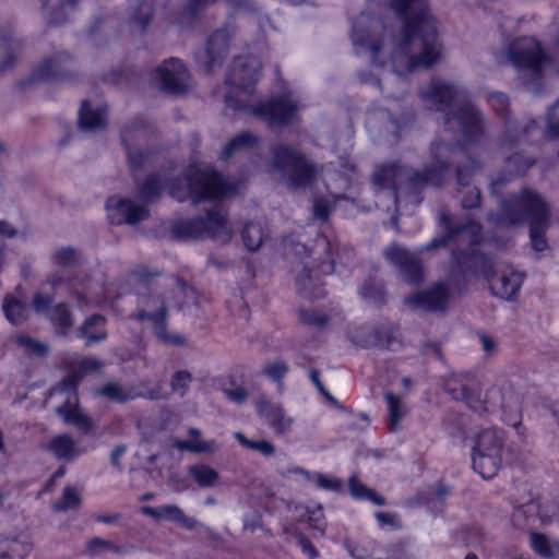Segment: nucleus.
Here are the masks:
<instances>
[{"instance_id": "obj_17", "label": "nucleus", "mask_w": 559, "mask_h": 559, "mask_svg": "<svg viewBox=\"0 0 559 559\" xmlns=\"http://www.w3.org/2000/svg\"><path fill=\"white\" fill-rule=\"evenodd\" d=\"M157 87L170 95H182L189 88V73L183 63L177 58L165 60L155 71Z\"/></svg>"}, {"instance_id": "obj_28", "label": "nucleus", "mask_w": 559, "mask_h": 559, "mask_svg": "<svg viewBox=\"0 0 559 559\" xmlns=\"http://www.w3.org/2000/svg\"><path fill=\"white\" fill-rule=\"evenodd\" d=\"M141 512L157 521L165 520L178 523L189 531L203 526L197 519L186 515L176 504H163L158 507L144 506L141 508Z\"/></svg>"}, {"instance_id": "obj_33", "label": "nucleus", "mask_w": 559, "mask_h": 559, "mask_svg": "<svg viewBox=\"0 0 559 559\" xmlns=\"http://www.w3.org/2000/svg\"><path fill=\"white\" fill-rule=\"evenodd\" d=\"M107 123L106 107H92L88 100H83L79 110V126L84 131H95Z\"/></svg>"}, {"instance_id": "obj_62", "label": "nucleus", "mask_w": 559, "mask_h": 559, "mask_svg": "<svg viewBox=\"0 0 559 559\" xmlns=\"http://www.w3.org/2000/svg\"><path fill=\"white\" fill-rule=\"evenodd\" d=\"M316 485L319 488L329 490V491H340L343 487V483L337 478H329L323 473H316Z\"/></svg>"}, {"instance_id": "obj_24", "label": "nucleus", "mask_w": 559, "mask_h": 559, "mask_svg": "<svg viewBox=\"0 0 559 559\" xmlns=\"http://www.w3.org/2000/svg\"><path fill=\"white\" fill-rule=\"evenodd\" d=\"M257 413L265 419L269 427L277 436H285L290 432L294 419L287 416L286 412L280 404L272 403L264 397H260L257 402Z\"/></svg>"}, {"instance_id": "obj_25", "label": "nucleus", "mask_w": 559, "mask_h": 559, "mask_svg": "<svg viewBox=\"0 0 559 559\" xmlns=\"http://www.w3.org/2000/svg\"><path fill=\"white\" fill-rule=\"evenodd\" d=\"M69 288L81 308L97 307L105 299L104 284L99 281L87 277L75 278L71 281Z\"/></svg>"}, {"instance_id": "obj_45", "label": "nucleus", "mask_w": 559, "mask_h": 559, "mask_svg": "<svg viewBox=\"0 0 559 559\" xmlns=\"http://www.w3.org/2000/svg\"><path fill=\"white\" fill-rule=\"evenodd\" d=\"M162 190V176L151 175L138 187V197L141 201L150 203L160 197Z\"/></svg>"}, {"instance_id": "obj_58", "label": "nucleus", "mask_w": 559, "mask_h": 559, "mask_svg": "<svg viewBox=\"0 0 559 559\" xmlns=\"http://www.w3.org/2000/svg\"><path fill=\"white\" fill-rule=\"evenodd\" d=\"M79 259V251L71 247L60 248L52 254L53 263L62 267L74 266Z\"/></svg>"}, {"instance_id": "obj_32", "label": "nucleus", "mask_w": 559, "mask_h": 559, "mask_svg": "<svg viewBox=\"0 0 559 559\" xmlns=\"http://www.w3.org/2000/svg\"><path fill=\"white\" fill-rule=\"evenodd\" d=\"M154 0H129L128 19L133 27L144 33L150 25L154 11Z\"/></svg>"}, {"instance_id": "obj_54", "label": "nucleus", "mask_w": 559, "mask_h": 559, "mask_svg": "<svg viewBox=\"0 0 559 559\" xmlns=\"http://www.w3.org/2000/svg\"><path fill=\"white\" fill-rule=\"evenodd\" d=\"M299 320L316 330H322L330 321V317L325 313L318 312L313 309H300Z\"/></svg>"}, {"instance_id": "obj_29", "label": "nucleus", "mask_w": 559, "mask_h": 559, "mask_svg": "<svg viewBox=\"0 0 559 559\" xmlns=\"http://www.w3.org/2000/svg\"><path fill=\"white\" fill-rule=\"evenodd\" d=\"M512 521L518 527H535L537 523L548 524L550 516L542 512V507L536 501H530L515 508Z\"/></svg>"}, {"instance_id": "obj_44", "label": "nucleus", "mask_w": 559, "mask_h": 559, "mask_svg": "<svg viewBox=\"0 0 559 559\" xmlns=\"http://www.w3.org/2000/svg\"><path fill=\"white\" fill-rule=\"evenodd\" d=\"M350 495L358 500H368L376 506H384L385 498L378 495L373 489L364 485L356 476L348 479Z\"/></svg>"}, {"instance_id": "obj_50", "label": "nucleus", "mask_w": 559, "mask_h": 559, "mask_svg": "<svg viewBox=\"0 0 559 559\" xmlns=\"http://www.w3.org/2000/svg\"><path fill=\"white\" fill-rule=\"evenodd\" d=\"M82 499L78 490L72 486H67L62 490V495L52 506L57 512H66L68 510H76L81 507Z\"/></svg>"}, {"instance_id": "obj_38", "label": "nucleus", "mask_w": 559, "mask_h": 559, "mask_svg": "<svg viewBox=\"0 0 559 559\" xmlns=\"http://www.w3.org/2000/svg\"><path fill=\"white\" fill-rule=\"evenodd\" d=\"M32 550L26 537L0 538V559H24Z\"/></svg>"}, {"instance_id": "obj_7", "label": "nucleus", "mask_w": 559, "mask_h": 559, "mask_svg": "<svg viewBox=\"0 0 559 559\" xmlns=\"http://www.w3.org/2000/svg\"><path fill=\"white\" fill-rule=\"evenodd\" d=\"M164 287L152 281H140L136 288V308L131 319L148 322L154 337L166 346H186L183 334L168 331L167 302L169 296Z\"/></svg>"}, {"instance_id": "obj_35", "label": "nucleus", "mask_w": 559, "mask_h": 559, "mask_svg": "<svg viewBox=\"0 0 559 559\" xmlns=\"http://www.w3.org/2000/svg\"><path fill=\"white\" fill-rule=\"evenodd\" d=\"M448 393L457 401H464L466 405L476 413L486 411V406L480 399V393L476 384H461L460 386H452L451 383L447 384Z\"/></svg>"}, {"instance_id": "obj_16", "label": "nucleus", "mask_w": 559, "mask_h": 559, "mask_svg": "<svg viewBox=\"0 0 559 559\" xmlns=\"http://www.w3.org/2000/svg\"><path fill=\"white\" fill-rule=\"evenodd\" d=\"M75 66V58L70 52L56 51L40 60L32 73V80L70 82L74 79Z\"/></svg>"}, {"instance_id": "obj_26", "label": "nucleus", "mask_w": 559, "mask_h": 559, "mask_svg": "<svg viewBox=\"0 0 559 559\" xmlns=\"http://www.w3.org/2000/svg\"><path fill=\"white\" fill-rule=\"evenodd\" d=\"M449 298L448 285L438 283L430 289L408 296L406 302L415 308L436 312L445 309Z\"/></svg>"}, {"instance_id": "obj_57", "label": "nucleus", "mask_w": 559, "mask_h": 559, "mask_svg": "<svg viewBox=\"0 0 559 559\" xmlns=\"http://www.w3.org/2000/svg\"><path fill=\"white\" fill-rule=\"evenodd\" d=\"M86 550L92 557H96L105 552H120V548L118 546H116L110 540L100 537H94L90 539L86 544Z\"/></svg>"}, {"instance_id": "obj_31", "label": "nucleus", "mask_w": 559, "mask_h": 559, "mask_svg": "<svg viewBox=\"0 0 559 559\" xmlns=\"http://www.w3.org/2000/svg\"><path fill=\"white\" fill-rule=\"evenodd\" d=\"M78 336L85 340V345L103 342L107 338L106 319L102 314H92L78 330Z\"/></svg>"}, {"instance_id": "obj_13", "label": "nucleus", "mask_w": 559, "mask_h": 559, "mask_svg": "<svg viewBox=\"0 0 559 559\" xmlns=\"http://www.w3.org/2000/svg\"><path fill=\"white\" fill-rule=\"evenodd\" d=\"M304 106L296 93L284 92L252 107V112L270 126H284L292 123Z\"/></svg>"}, {"instance_id": "obj_34", "label": "nucleus", "mask_w": 559, "mask_h": 559, "mask_svg": "<svg viewBox=\"0 0 559 559\" xmlns=\"http://www.w3.org/2000/svg\"><path fill=\"white\" fill-rule=\"evenodd\" d=\"M78 0H46L43 4V17L50 25H60L68 21Z\"/></svg>"}, {"instance_id": "obj_12", "label": "nucleus", "mask_w": 559, "mask_h": 559, "mask_svg": "<svg viewBox=\"0 0 559 559\" xmlns=\"http://www.w3.org/2000/svg\"><path fill=\"white\" fill-rule=\"evenodd\" d=\"M487 103L504 121V132L498 142L501 150L512 148L528 142L531 136L538 131V123L534 119L524 118L519 120L508 116L510 102L504 93H489L487 95Z\"/></svg>"}, {"instance_id": "obj_61", "label": "nucleus", "mask_w": 559, "mask_h": 559, "mask_svg": "<svg viewBox=\"0 0 559 559\" xmlns=\"http://www.w3.org/2000/svg\"><path fill=\"white\" fill-rule=\"evenodd\" d=\"M287 372L288 366L283 360L269 362L263 368V374L276 382H280Z\"/></svg>"}, {"instance_id": "obj_10", "label": "nucleus", "mask_w": 559, "mask_h": 559, "mask_svg": "<svg viewBox=\"0 0 559 559\" xmlns=\"http://www.w3.org/2000/svg\"><path fill=\"white\" fill-rule=\"evenodd\" d=\"M170 234L177 240L207 237L225 243L231 238L233 231L227 225L226 214L218 206H214L205 217L174 221L170 225Z\"/></svg>"}, {"instance_id": "obj_48", "label": "nucleus", "mask_w": 559, "mask_h": 559, "mask_svg": "<svg viewBox=\"0 0 559 559\" xmlns=\"http://www.w3.org/2000/svg\"><path fill=\"white\" fill-rule=\"evenodd\" d=\"M5 318L14 325L22 324L27 319V308L12 296H7L3 301Z\"/></svg>"}, {"instance_id": "obj_18", "label": "nucleus", "mask_w": 559, "mask_h": 559, "mask_svg": "<svg viewBox=\"0 0 559 559\" xmlns=\"http://www.w3.org/2000/svg\"><path fill=\"white\" fill-rule=\"evenodd\" d=\"M383 254L388 261L400 270L404 281L412 284H417L421 281L424 273L418 257L396 243L385 248Z\"/></svg>"}, {"instance_id": "obj_27", "label": "nucleus", "mask_w": 559, "mask_h": 559, "mask_svg": "<svg viewBox=\"0 0 559 559\" xmlns=\"http://www.w3.org/2000/svg\"><path fill=\"white\" fill-rule=\"evenodd\" d=\"M396 330L397 328L392 323L364 328L354 336V341L361 347L391 348Z\"/></svg>"}, {"instance_id": "obj_59", "label": "nucleus", "mask_w": 559, "mask_h": 559, "mask_svg": "<svg viewBox=\"0 0 559 559\" xmlns=\"http://www.w3.org/2000/svg\"><path fill=\"white\" fill-rule=\"evenodd\" d=\"M191 381L192 376L190 372L186 370L177 371L170 379V388L173 392L177 393L180 397H183Z\"/></svg>"}, {"instance_id": "obj_49", "label": "nucleus", "mask_w": 559, "mask_h": 559, "mask_svg": "<svg viewBox=\"0 0 559 559\" xmlns=\"http://www.w3.org/2000/svg\"><path fill=\"white\" fill-rule=\"evenodd\" d=\"M234 438L245 449L255 451L264 457H271L275 454V447L267 440H251L247 438L242 432H235Z\"/></svg>"}, {"instance_id": "obj_2", "label": "nucleus", "mask_w": 559, "mask_h": 559, "mask_svg": "<svg viewBox=\"0 0 559 559\" xmlns=\"http://www.w3.org/2000/svg\"><path fill=\"white\" fill-rule=\"evenodd\" d=\"M439 224L444 229V234L435 237L423 251L445 247L450 243L467 245L469 250H454L452 252V263L467 275L481 274L489 283L491 294L503 300H512L516 297L523 282L524 274L515 271L511 266L495 270L492 259L475 248L481 240V225L473 219H467L463 224H453L451 215L441 211L439 213Z\"/></svg>"}, {"instance_id": "obj_40", "label": "nucleus", "mask_w": 559, "mask_h": 559, "mask_svg": "<svg viewBox=\"0 0 559 559\" xmlns=\"http://www.w3.org/2000/svg\"><path fill=\"white\" fill-rule=\"evenodd\" d=\"M531 546L545 559H559V540H551L542 533H532Z\"/></svg>"}, {"instance_id": "obj_60", "label": "nucleus", "mask_w": 559, "mask_h": 559, "mask_svg": "<svg viewBox=\"0 0 559 559\" xmlns=\"http://www.w3.org/2000/svg\"><path fill=\"white\" fill-rule=\"evenodd\" d=\"M306 510L310 527L318 531L322 535L325 531V521L322 506L318 504L313 509L307 507Z\"/></svg>"}, {"instance_id": "obj_64", "label": "nucleus", "mask_w": 559, "mask_h": 559, "mask_svg": "<svg viewBox=\"0 0 559 559\" xmlns=\"http://www.w3.org/2000/svg\"><path fill=\"white\" fill-rule=\"evenodd\" d=\"M223 393L230 402H234L236 404L245 403L248 397V392L242 386L225 388L223 390Z\"/></svg>"}, {"instance_id": "obj_56", "label": "nucleus", "mask_w": 559, "mask_h": 559, "mask_svg": "<svg viewBox=\"0 0 559 559\" xmlns=\"http://www.w3.org/2000/svg\"><path fill=\"white\" fill-rule=\"evenodd\" d=\"M533 165L534 159L524 157L521 153H515L506 158V166L511 175H522Z\"/></svg>"}, {"instance_id": "obj_8", "label": "nucleus", "mask_w": 559, "mask_h": 559, "mask_svg": "<svg viewBox=\"0 0 559 559\" xmlns=\"http://www.w3.org/2000/svg\"><path fill=\"white\" fill-rule=\"evenodd\" d=\"M507 57L509 62L523 72V81L528 91L539 94L542 72L548 62L559 76V43L549 59L546 58L540 44L533 38H520L509 45Z\"/></svg>"}, {"instance_id": "obj_46", "label": "nucleus", "mask_w": 559, "mask_h": 559, "mask_svg": "<svg viewBox=\"0 0 559 559\" xmlns=\"http://www.w3.org/2000/svg\"><path fill=\"white\" fill-rule=\"evenodd\" d=\"M51 323L57 328V333L67 336L73 325V318L67 305L59 304L48 313Z\"/></svg>"}, {"instance_id": "obj_55", "label": "nucleus", "mask_w": 559, "mask_h": 559, "mask_svg": "<svg viewBox=\"0 0 559 559\" xmlns=\"http://www.w3.org/2000/svg\"><path fill=\"white\" fill-rule=\"evenodd\" d=\"M545 134L549 139H559V98L551 105L546 112Z\"/></svg>"}, {"instance_id": "obj_1", "label": "nucleus", "mask_w": 559, "mask_h": 559, "mask_svg": "<svg viewBox=\"0 0 559 559\" xmlns=\"http://www.w3.org/2000/svg\"><path fill=\"white\" fill-rule=\"evenodd\" d=\"M390 3L402 19L399 35H394L382 19L360 13L353 24L350 38L356 52H369L372 63L384 66L380 56H389L391 72L377 80V84L386 97L399 99L402 93L391 92L388 84L396 82L404 92L407 86L404 76L416 69L431 68L440 61L443 50L427 0H390Z\"/></svg>"}, {"instance_id": "obj_47", "label": "nucleus", "mask_w": 559, "mask_h": 559, "mask_svg": "<svg viewBox=\"0 0 559 559\" xmlns=\"http://www.w3.org/2000/svg\"><path fill=\"white\" fill-rule=\"evenodd\" d=\"M241 237L246 248L249 251H255L261 247L266 234L260 223L250 222L245 225Z\"/></svg>"}, {"instance_id": "obj_39", "label": "nucleus", "mask_w": 559, "mask_h": 559, "mask_svg": "<svg viewBox=\"0 0 559 559\" xmlns=\"http://www.w3.org/2000/svg\"><path fill=\"white\" fill-rule=\"evenodd\" d=\"M102 362L94 357H87V358H81L78 364L71 369L69 374L64 377L59 383H57V386L66 388L70 386L72 383L70 380H73L74 378H78V381L75 382V391H78V386L81 382V380L84 378V376L87 372H95L98 369H100Z\"/></svg>"}, {"instance_id": "obj_20", "label": "nucleus", "mask_w": 559, "mask_h": 559, "mask_svg": "<svg viewBox=\"0 0 559 559\" xmlns=\"http://www.w3.org/2000/svg\"><path fill=\"white\" fill-rule=\"evenodd\" d=\"M230 36L228 28L217 29L209 37L205 50L197 55V62L205 74L211 73L226 56Z\"/></svg>"}, {"instance_id": "obj_22", "label": "nucleus", "mask_w": 559, "mask_h": 559, "mask_svg": "<svg viewBox=\"0 0 559 559\" xmlns=\"http://www.w3.org/2000/svg\"><path fill=\"white\" fill-rule=\"evenodd\" d=\"M146 139V123L143 120H135L130 126H126L121 131V142L124 145L128 163L132 170H139L145 162V154L133 147V142H140Z\"/></svg>"}, {"instance_id": "obj_52", "label": "nucleus", "mask_w": 559, "mask_h": 559, "mask_svg": "<svg viewBox=\"0 0 559 559\" xmlns=\"http://www.w3.org/2000/svg\"><path fill=\"white\" fill-rule=\"evenodd\" d=\"M255 145V138L249 132H242L231 139L222 152V158H229L235 152L242 148L253 147Z\"/></svg>"}, {"instance_id": "obj_14", "label": "nucleus", "mask_w": 559, "mask_h": 559, "mask_svg": "<svg viewBox=\"0 0 559 559\" xmlns=\"http://www.w3.org/2000/svg\"><path fill=\"white\" fill-rule=\"evenodd\" d=\"M325 251V258L317 266V270H312L308 264H304L302 269L296 276V289L298 294L304 298L319 299L323 298L326 294L321 281L317 277V274L322 275L332 274L334 271V262L329 252L330 245L325 238H322L318 242Z\"/></svg>"}, {"instance_id": "obj_41", "label": "nucleus", "mask_w": 559, "mask_h": 559, "mask_svg": "<svg viewBox=\"0 0 559 559\" xmlns=\"http://www.w3.org/2000/svg\"><path fill=\"white\" fill-rule=\"evenodd\" d=\"M359 295L367 302L374 306H382L386 301V290L381 281L369 278L364 282L359 289Z\"/></svg>"}, {"instance_id": "obj_5", "label": "nucleus", "mask_w": 559, "mask_h": 559, "mask_svg": "<svg viewBox=\"0 0 559 559\" xmlns=\"http://www.w3.org/2000/svg\"><path fill=\"white\" fill-rule=\"evenodd\" d=\"M549 218L548 204L536 191L527 188L520 194L502 200L499 212L488 216V221L496 225L511 226L527 222L531 246L536 252H543L548 248L545 234L549 228Z\"/></svg>"}, {"instance_id": "obj_9", "label": "nucleus", "mask_w": 559, "mask_h": 559, "mask_svg": "<svg viewBox=\"0 0 559 559\" xmlns=\"http://www.w3.org/2000/svg\"><path fill=\"white\" fill-rule=\"evenodd\" d=\"M261 61L252 55L238 56L233 60L225 80L228 85L225 103L228 107L235 110L247 107L261 76Z\"/></svg>"}, {"instance_id": "obj_37", "label": "nucleus", "mask_w": 559, "mask_h": 559, "mask_svg": "<svg viewBox=\"0 0 559 559\" xmlns=\"http://www.w3.org/2000/svg\"><path fill=\"white\" fill-rule=\"evenodd\" d=\"M503 441L504 433L501 429H484L478 433L473 451L502 454Z\"/></svg>"}, {"instance_id": "obj_3", "label": "nucleus", "mask_w": 559, "mask_h": 559, "mask_svg": "<svg viewBox=\"0 0 559 559\" xmlns=\"http://www.w3.org/2000/svg\"><path fill=\"white\" fill-rule=\"evenodd\" d=\"M420 96L437 110H444L455 103L445 114L443 123L448 131L462 136L463 146L477 144L484 138L488 120L463 86L433 78Z\"/></svg>"}, {"instance_id": "obj_23", "label": "nucleus", "mask_w": 559, "mask_h": 559, "mask_svg": "<svg viewBox=\"0 0 559 559\" xmlns=\"http://www.w3.org/2000/svg\"><path fill=\"white\" fill-rule=\"evenodd\" d=\"M483 165L475 159H468L464 165H460L456 169L457 185L461 187L460 193L461 205L465 210L475 209L480 204V191L476 187H469L472 176L475 171L480 170Z\"/></svg>"}, {"instance_id": "obj_51", "label": "nucleus", "mask_w": 559, "mask_h": 559, "mask_svg": "<svg viewBox=\"0 0 559 559\" xmlns=\"http://www.w3.org/2000/svg\"><path fill=\"white\" fill-rule=\"evenodd\" d=\"M384 400L389 409L388 425L390 430H397L399 424L403 418L404 412L401 403V399L392 392H388L384 395Z\"/></svg>"}, {"instance_id": "obj_42", "label": "nucleus", "mask_w": 559, "mask_h": 559, "mask_svg": "<svg viewBox=\"0 0 559 559\" xmlns=\"http://www.w3.org/2000/svg\"><path fill=\"white\" fill-rule=\"evenodd\" d=\"M100 394L112 402L123 403L140 397L142 392L134 386H123L110 382L102 388Z\"/></svg>"}, {"instance_id": "obj_19", "label": "nucleus", "mask_w": 559, "mask_h": 559, "mask_svg": "<svg viewBox=\"0 0 559 559\" xmlns=\"http://www.w3.org/2000/svg\"><path fill=\"white\" fill-rule=\"evenodd\" d=\"M108 219L114 225L136 224L148 216L145 206L135 204L132 200L111 197L106 202Z\"/></svg>"}, {"instance_id": "obj_4", "label": "nucleus", "mask_w": 559, "mask_h": 559, "mask_svg": "<svg viewBox=\"0 0 559 559\" xmlns=\"http://www.w3.org/2000/svg\"><path fill=\"white\" fill-rule=\"evenodd\" d=\"M456 148L443 142H433L430 146V162L423 170H417L400 160H390L376 166L372 182L381 188L392 190L397 201V189L402 186L421 188L425 186L441 187L453 163Z\"/></svg>"}, {"instance_id": "obj_36", "label": "nucleus", "mask_w": 559, "mask_h": 559, "mask_svg": "<svg viewBox=\"0 0 559 559\" xmlns=\"http://www.w3.org/2000/svg\"><path fill=\"white\" fill-rule=\"evenodd\" d=\"M473 468L484 479L495 477L501 467L502 454L473 451Z\"/></svg>"}, {"instance_id": "obj_6", "label": "nucleus", "mask_w": 559, "mask_h": 559, "mask_svg": "<svg viewBox=\"0 0 559 559\" xmlns=\"http://www.w3.org/2000/svg\"><path fill=\"white\" fill-rule=\"evenodd\" d=\"M240 182L229 179L211 166L190 165L182 177L170 185V195L179 202L191 200L197 205L202 201H214L236 195Z\"/></svg>"}, {"instance_id": "obj_53", "label": "nucleus", "mask_w": 559, "mask_h": 559, "mask_svg": "<svg viewBox=\"0 0 559 559\" xmlns=\"http://www.w3.org/2000/svg\"><path fill=\"white\" fill-rule=\"evenodd\" d=\"M15 343L29 356L43 357L48 353V345L32 338L28 335H19Z\"/></svg>"}, {"instance_id": "obj_63", "label": "nucleus", "mask_w": 559, "mask_h": 559, "mask_svg": "<svg viewBox=\"0 0 559 559\" xmlns=\"http://www.w3.org/2000/svg\"><path fill=\"white\" fill-rule=\"evenodd\" d=\"M52 302V297L48 294L37 293L33 298V308L37 313H45L48 316V313L51 311L49 308L50 304Z\"/></svg>"}, {"instance_id": "obj_21", "label": "nucleus", "mask_w": 559, "mask_h": 559, "mask_svg": "<svg viewBox=\"0 0 559 559\" xmlns=\"http://www.w3.org/2000/svg\"><path fill=\"white\" fill-rule=\"evenodd\" d=\"M24 39L15 35L11 23L0 25V74L11 70L24 48Z\"/></svg>"}, {"instance_id": "obj_43", "label": "nucleus", "mask_w": 559, "mask_h": 559, "mask_svg": "<svg viewBox=\"0 0 559 559\" xmlns=\"http://www.w3.org/2000/svg\"><path fill=\"white\" fill-rule=\"evenodd\" d=\"M188 474L202 488L214 487L219 479L218 472L205 464H194L189 466Z\"/></svg>"}, {"instance_id": "obj_30", "label": "nucleus", "mask_w": 559, "mask_h": 559, "mask_svg": "<svg viewBox=\"0 0 559 559\" xmlns=\"http://www.w3.org/2000/svg\"><path fill=\"white\" fill-rule=\"evenodd\" d=\"M47 450L61 461H74L83 453L75 440L67 433L55 436L47 444Z\"/></svg>"}, {"instance_id": "obj_15", "label": "nucleus", "mask_w": 559, "mask_h": 559, "mask_svg": "<svg viewBox=\"0 0 559 559\" xmlns=\"http://www.w3.org/2000/svg\"><path fill=\"white\" fill-rule=\"evenodd\" d=\"M70 381L72 383L68 389L57 385L50 389V395L66 396L63 403L56 408V413L64 424L88 433L94 427L93 420L80 406L78 391H75L78 378Z\"/></svg>"}, {"instance_id": "obj_11", "label": "nucleus", "mask_w": 559, "mask_h": 559, "mask_svg": "<svg viewBox=\"0 0 559 559\" xmlns=\"http://www.w3.org/2000/svg\"><path fill=\"white\" fill-rule=\"evenodd\" d=\"M273 167L289 189L310 186L317 176V166L304 154L287 145L280 144L273 150Z\"/></svg>"}]
</instances>
